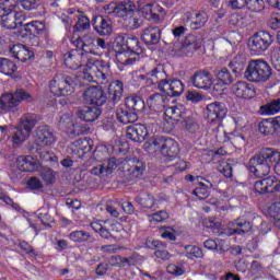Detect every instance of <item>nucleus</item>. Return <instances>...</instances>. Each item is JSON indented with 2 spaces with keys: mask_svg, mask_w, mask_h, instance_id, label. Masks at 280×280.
<instances>
[{
  "mask_svg": "<svg viewBox=\"0 0 280 280\" xmlns=\"http://www.w3.org/2000/svg\"><path fill=\"white\" fill-rule=\"evenodd\" d=\"M121 170L127 183L141 178L145 172V163L138 158L121 161Z\"/></svg>",
  "mask_w": 280,
  "mask_h": 280,
  "instance_id": "6e6552de",
  "label": "nucleus"
},
{
  "mask_svg": "<svg viewBox=\"0 0 280 280\" xmlns=\"http://www.w3.org/2000/svg\"><path fill=\"white\" fill-rule=\"evenodd\" d=\"M116 117L119 124H125V125L135 124V121L139 119V116L136 113L129 110L127 107L126 108L119 107L116 112Z\"/></svg>",
  "mask_w": 280,
  "mask_h": 280,
  "instance_id": "f704fd0d",
  "label": "nucleus"
},
{
  "mask_svg": "<svg viewBox=\"0 0 280 280\" xmlns=\"http://www.w3.org/2000/svg\"><path fill=\"white\" fill-rule=\"evenodd\" d=\"M107 93L110 106L119 104L121 97H124V82L119 80L112 81L107 88Z\"/></svg>",
  "mask_w": 280,
  "mask_h": 280,
  "instance_id": "aec40b11",
  "label": "nucleus"
},
{
  "mask_svg": "<svg viewBox=\"0 0 280 280\" xmlns=\"http://www.w3.org/2000/svg\"><path fill=\"white\" fill-rule=\"evenodd\" d=\"M39 176L42 180H44V183H46L48 186H51L54 183H56V173L51 168H43L39 172Z\"/></svg>",
  "mask_w": 280,
  "mask_h": 280,
  "instance_id": "de8ad7c7",
  "label": "nucleus"
},
{
  "mask_svg": "<svg viewBox=\"0 0 280 280\" xmlns=\"http://www.w3.org/2000/svg\"><path fill=\"white\" fill-rule=\"evenodd\" d=\"M229 67L233 73H242V71H244V61H237V58H234L229 63Z\"/></svg>",
  "mask_w": 280,
  "mask_h": 280,
  "instance_id": "338daca9",
  "label": "nucleus"
},
{
  "mask_svg": "<svg viewBox=\"0 0 280 280\" xmlns=\"http://www.w3.org/2000/svg\"><path fill=\"white\" fill-rule=\"evenodd\" d=\"M43 120V117L38 114H26L24 115L23 119L21 120L22 128L24 130H28L32 132L34 130L36 124Z\"/></svg>",
  "mask_w": 280,
  "mask_h": 280,
  "instance_id": "4c0bfd02",
  "label": "nucleus"
},
{
  "mask_svg": "<svg viewBox=\"0 0 280 280\" xmlns=\"http://www.w3.org/2000/svg\"><path fill=\"white\" fill-rule=\"evenodd\" d=\"M259 180H256L254 183V189L256 194H259L260 196H264L265 194H271L275 185L277 184V177L276 176H269V177H258Z\"/></svg>",
  "mask_w": 280,
  "mask_h": 280,
  "instance_id": "4be33fe9",
  "label": "nucleus"
},
{
  "mask_svg": "<svg viewBox=\"0 0 280 280\" xmlns=\"http://www.w3.org/2000/svg\"><path fill=\"white\" fill-rule=\"evenodd\" d=\"M210 194H211L210 188H207L202 185H199V187L192 190V196H197L199 200H207Z\"/></svg>",
  "mask_w": 280,
  "mask_h": 280,
  "instance_id": "4d7b16f0",
  "label": "nucleus"
},
{
  "mask_svg": "<svg viewBox=\"0 0 280 280\" xmlns=\"http://www.w3.org/2000/svg\"><path fill=\"white\" fill-rule=\"evenodd\" d=\"M35 143L39 148H46L47 145H52L56 143V135L51 127L45 125L39 126L35 129Z\"/></svg>",
  "mask_w": 280,
  "mask_h": 280,
  "instance_id": "2eb2a0df",
  "label": "nucleus"
},
{
  "mask_svg": "<svg viewBox=\"0 0 280 280\" xmlns=\"http://www.w3.org/2000/svg\"><path fill=\"white\" fill-rule=\"evenodd\" d=\"M20 0H0V15L5 14V12H14Z\"/></svg>",
  "mask_w": 280,
  "mask_h": 280,
  "instance_id": "3c124183",
  "label": "nucleus"
},
{
  "mask_svg": "<svg viewBox=\"0 0 280 280\" xmlns=\"http://www.w3.org/2000/svg\"><path fill=\"white\" fill-rule=\"evenodd\" d=\"M20 5L23 8V10L31 11L38 9V5H40V0H20Z\"/></svg>",
  "mask_w": 280,
  "mask_h": 280,
  "instance_id": "0e129e2a",
  "label": "nucleus"
},
{
  "mask_svg": "<svg viewBox=\"0 0 280 280\" xmlns=\"http://www.w3.org/2000/svg\"><path fill=\"white\" fill-rule=\"evenodd\" d=\"M246 5L249 12H261L265 8L264 0H247Z\"/></svg>",
  "mask_w": 280,
  "mask_h": 280,
  "instance_id": "13d9d810",
  "label": "nucleus"
},
{
  "mask_svg": "<svg viewBox=\"0 0 280 280\" xmlns=\"http://www.w3.org/2000/svg\"><path fill=\"white\" fill-rule=\"evenodd\" d=\"M218 172L220 174H223L225 178H232L233 177V166L231 163L226 161H221L217 167Z\"/></svg>",
  "mask_w": 280,
  "mask_h": 280,
  "instance_id": "864d4df0",
  "label": "nucleus"
},
{
  "mask_svg": "<svg viewBox=\"0 0 280 280\" xmlns=\"http://www.w3.org/2000/svg\"><path fill=\"white\" fill-rule=\"evenodd\" d=\"M272 35L266 31H259L249 38V49L254 54H264L272 45Z\"/></svg>",
  "mask_w": 280,
  "mask_h": 280,
  "instance_id": "9b49d317",
  "label": "nucleus"
},
{
  "mask_svg": "<svg viewBox=\"0 0 280 280\" xmlns=\"http://www.w3.org/2000/svg\"><path fill=\"white\" fill-rule=\"evenodd\" d=\"M103 168L105 171V176H108L112 172L117 170V160H115V158L107 160L103 163Z\"/></svg>",
  "mask_w": 280,
  "mask_h": 280,
  "instance_id": "69168bd1",
  "label": "nucleus"
},
{
  "mask_svg": "<svg viewBox=\"0 0 280 280\" xmlns=\"http://www.w3.org/2000/svg\"><path fill=\"white\" fill-rule=\"evenodd\" d=\"M72 242H89L91 240V233L84 231H74L69 235Z\"/></svg>",
  "mask_w": 280,
  "mask_h": 280,
  "instance_id": "6e6d98bb",
  "label": "nucleus"
},
{
  "mask_svg": "<svg viewBox=\"0 0 280 280\" xmlns=\"http://www.w3.org/2000/svg\"><path fill=\"white\" fill-rule=\"evenodd\" d=\"M12 58L20 62H26L27 60H34V51L28 50L25 45L18 44L10 48Z\"/></svg>",
  "mask_w": 280,
  "mask_h": 280,
  "instance_id": "b1692460",
  "label": "nucleus"
},
{
  "mask_svg": "<svg viewBox=\"0 0 280 280\" xmlns=\"http://www.w3.org/2000/svg\"><path fill=\"white\" fill-rule=\"evenodd\" d=\"M126 38H128V36L118 35L114 42V51L116 52V59L120 65H124V62H126Z\"/></svg>",
  "mask_w": 280,
  "mask_h": 280,
  "instance_id": "2f4dec72",
  "label": "nucleus"
},
{
  "mask_svg": "<svg viewBox=\"0 0 280 280\" xmlns=\"http://www.w3.org/2000/svg\"><path fill=\"white\" fill-rule=\"evenodd\" d=\"M27 187L32 191H39V189H43L45 186L43 185V182L40 180V178L34 176V177H30V179L27 180Z\"/></svg>",
  "mask_w": 280,
  "mask_h": 280,
  "instance_id": "e2e57ef3",
  "label": "nucleus"
},
{
  "mask_svg": "<svg viewBox=\"0 0 280 280\" xmlns=\"http://www.w3.org/2000/svg\"><path fill=\"white\" fill-rule=\"evenodd\" d=\"M185 92V84L178 79H172L171 91H168V97H180Z\"/></svg>",
  "mask_w": 280,
  "mask_h": 280,
  "instance_id": "a18cd8bd",
  "label": "nucleus"
},
{
  "mask_svg": "<svg viewBox=\"0 0 280 280\" xmlns=\"http://www.w3.org/2000/svg\"><path fill=\"white\" fill-rule=\"evenodd\" d=\"M258 130L260 135H265V137H270L275 135V132H278L275 118L264 119L260 121L258 125Z\"/></svg>",
  "mask_w": 280,
  "mask_h": 280,
  "instance_id": "e433bc0d",
  "label": "nucleus"
},
{
  "mask_svg": "<svg viewBox=\"0 0 280 280\" xmlns=\"http://www.w3.org/2000/svg\"><path fill=\"white\" fill-rule=\"evenodd\" d=\"M141 38L145 45H159L161 40V28L149 26L143 31Z\"/></svg>",
  "mask_w": 280,
  "mask_h": 280,
  "instance_id": "c85d7f7f",
  "label": "nucleus"
},
{
  "mask_svg": "<svg viewBox=\"0 0 280 280\" xmlns=\"http://www.w3.org/2000/svg\"><path fill=\"white\" fill-rule=\"evenodd\" d=\"M127 139L136 143H143L148 137V127L143 124H135L127 128Z\"/></svg>",
  "mask_w": 280,
  "mask_h": 280,
  "instance_id": "6ab92c4d",
  "label": "nucleus"
},
{
  "mask_svg": "<svg viewBox=\"0 0 280 280\" xmlns=\"http://www.w3.org/2000/svg\"><path fill=\"white\" fill-rule=\"evenodd\" d=\"M0 25L4 30H23V23L27 20L23 12L7 11L0 15Z\"/></svg>",
  "mask_w": 280,
  "mask_h": 280,
  "instance_id": "f8f14e48",
  "label": "nucleus"
},
{
  "mask_svg": "<svg viewBox=\"0 0 280 280\" xmlns=\"http://www.w3.org/2000/svg\"><path fill=\"white\" fill-rule=\"evenodd\" d=\"M271 65L277 71H280V48H276L271 52Z\"/></svg>",
  "mask_w": 280,
  "mask_h": 280,
  "instance_id": "774afa93",
  "label": "nucleus"
},
{
  "mask_svg": "<svg viewBox=\"0 0 280 280\" xmlns=\"http://www.w3.org/2000/svg\"><path fill=\"white\" fill-rule=\"evenodd\" d=\"M77 22L73 26L74 32H86V30H91V20L84 15L83 12L77 11Z\"/></svg>",
  "mask_w": 280,
  "mask_h": 280,
  "instance_id": "ea45409f",
  "label": "nucleus"
},
{
  "mask_svg": "<svg viewBox=\"0 0 280 280\" xmlns=\"http://www.w3.org/2000/svg\"><path fill=\"white\" fill-rule=\"evenodd\" d=\"M217 80L221 82L224 86L233 84V75L226 68H217L213 71Z\"/></svg>",
  "mask_w": 280,
  "mask_h": 280,
  "instance_id": "58836bf2",
  "label": "nucleus"
},
{
  "mask_svg": "<svg viewBox=\"0 0 280 280\" xmlns=\"http://www.w3.org/2000/svg\"><path fill=\"white\" fill-rule=\"evenodd\" d=\"M184 110L185 107L183 106H171L166 108L164 113V120L166 121V124H171V129L174 128V126H176V124H178V121H180L183 117H185Z\"/></svg>",
  "mask_w": 280,
  "mask_h": 280,
  "instance_id": "5701e85b",
  "label": "nucleus"
},
{
  "mask_svg": "<svg viewBox=\"0 0 280 280\" xmlns=\"http://www.w3.org/2000/svg\"><path fill=\"white\" fill-rule=\"evenodd\" d=\"M269 218H272L275 222H280V206L279 203L275 202L271 203L267 210Z\"/></svg>",
  "mask_w": 280,
  "mask_h": 280,
  "instance_id": "bf43d9fd",
  "label": "nucleus"
},
{
  "mask_svg": "<svg viewBox=\"0 0 280 280\" xmlns=\"http://www.w3.org/2000/svg\"><path fill=\"white\" fill-rule=\"evenodd\" d=\"M188 21L190 22L191 30H200V27H205V23H207L208 18L207 13L200 12H188L186 13Z\"/></svg>",
  "mask_w": 280,
  "mask_h": 280,
  "instance_id": "473e14b6",
  "label": "nucleus"
},
{
  "mask_svg": "<svg viewBox=\"0 0 280 280\" xmlns=\"http://www.w3.org/2000/svg\"><path fill=\"white\" fill-rule=\"evenodd\" d=\"M280 112V98L271 100L266 105L260 106V115H277Z\"/></svg>",
  "mask_w": 280,
  "mask_h": 280,
  "instance_id": "a19ab883",
  "label": "nucleus"
},
{
  "mask_svg": "<svg viewBox=\"0 0 280 280\" xmlns=\"http://www.w3.org/2000/svg\"><path fill=\"white\" fill-rule=\"evenodd\" d=\"M244 78L247 82H254L255 84L268 82L272 78V68L266 60L253 59L245 69Z\"/></svg>",
  "mask_w": 280,
  "mask_h": 280,
  "instance_id": "f03ea898",
  "label": "nucleus"
},
{
  "mask_svg": "<svg viewBox=\"0 0 280 280\" xmlns=\"http://www.w3.org/2000/svg\"><path fill=\"white\" fill-rule=\"evenodd\" d=\"M73 127V118L69 114H62L59 118V128L69 135V130Z\"/></svg>",
  "mask_w": 280,
  "mask_h": 280,
  "instance_id": "09e8293b",
  "label": "nucleus"
},
{
  "mask_svg": "<svg viewBox=\"0 0 280 280\" xmlns=\"http://www.w3.org/2000/svg\"><path fill=\"white\" fill-rule=\"evenodd\" d=\"M137 10L135 2L130 0H124L117 3L116 16L118 19H127V16H132Z\"/></svg>",
  "mask_w": 280,
  "mask_h": 280,
  "instance_id": "c756f323",
  "label": "nucleus"
},
{
  "mask_svg": "<svg viewBox=\"0 0 280 280\" xmlns=\"http://www.w3.org/2000/svg\"><path fill=\"white\" fill-rule=\"evenodd\" d=\"M83 100L92 106H104L108 102V95L101 86H90L84 91Z\"/></svg>",
  "mask_w": 280,
  "mask_h": 280,
  "instance_id": "ddd939ff",
  "label": "nucleus"
},
{
  "mask_svg": "<svg viewBox=\"0 0 280 280\" xmlns=\"http://www.w3.org/2000/svg\"><path fill=\"white\" fill-rule=\"evenodd\" d=\"M32 135V131H28V129L23 128V125L20 122V125L16 127V131L14 132L12 139L13 143L15 145H21Z\"/></svg>",
  "mask_w": 280,
  "mask_h": 280,
  "instance_id": "c03bdc74",
  "label": "nucleus"
},
{
  "mask_svg": "<svg viewBox=\"0 0 280 280\" xmlns=\"http://www.w3.org/2000/svg\"><path fill=\"white\" fill-rule=\"evenodd\" d=\"M280 176V152L275 148H262L247 163V170L255 178H266L271 170Z\"/></svg>",
  "mask_w": 280,
  "mask_h": 280,
  "instance_id": "f257e3e1",
  "label": "nucleus"
},
{
  "mask_svg": "<svg viewBox=\"0 0 280 280\" xmlns=\"http://www.w3.org/2000/svg\"><path fill=\"white\" fill-rule=\"evenodd\" d=\"M202 47V38L195 35H188L184 42H174L170 49L171 56L177 58L191 57L195 52Z\"/></svg>",
  "mask_w": 280,
  "mask_h": 280,
  "instance_id": "20e7f679",
  "label": "nucleus"
},
{
  "mask_svg": "<svg viewBox=\"0 0 280 280\" xmlns=\"http://www.w3.org/2000/svg\"><path fill=\"white\" fill-rule=\"evenodd\" d=\"M78 77L71 74L59 73L50 80L49 89L54 95L58 97H67L73 93Z\"/></svg>",
  "mask_w": 280,
  "mask_h": 280,
  "instance_id": "39448f33",
  "label": "nucleus"
},
{
  "mask_svg": "<svg viewBox=\"0 0 280 280\" xmlns=\"http://www.w3.org/2000/svg\"><path fill=\"white\" fill-rule=\"evenodd\" d=\"M21 102H34V96L23 89H16L14 93H3L0 96V115L16 113Z\"/></svg>",
  "mask_w": 280,
  "mask_h": 280,
  "instance_id": "7ed1b4c3",
  "label": "nucleus"
},
{
  "mask_svg": "<svg viewBox=\"0 0 280 280\" xmlns=\"http://www.w3.org/2000/svg\"><path fill=\"white\" fill-rule=\"evenodd\" d=\"M100 115H102V110L97 107L85 106L79 108L77 112V116L79 117V119L88 122L95 121L100 118Z\"/></svg>",
  "mask_w": 280,
  "mask_h": 280,
  "instance_id": "bb28decb",
  "label": "nucleus"
},
{
  "mask_svg": "<svg viewBox=\"0 0 280 280\" xmlns=\"http://www.w3.org/2000/svg\"><path fill=\"white\" fill-rule=\"evenodd\" d=\"M125 106L126 108L131 110V113H135L138 116L140 115V113H143V110H145V102L139 95L127 96L125 100Z\"/></svg>",
  "mask_w": 280,
  "mask_h": 280,
  "instance_id": "a878e982",
  "label": "nucleus"
},
{
  "mask_svg": "<svg viewBox=\"0 0 280 280\" xmlns=\"http://www.w3.org/2000/svg\"><path fill=\"white\" fill-rule=\"evenodd\" d=\"M147 105L152 113H163L165 110V97L161 93H154L147 98Z\"/></svg>",
  "mask_w": 280,
  "mask_h": 280,
  "instance_id": "cd10ccee",
  "label": "nucleus"
},
{
  "mask_svg": "<svg viewBox=\"0 0 280 280\" xmlns=\"http://www.w3.org/2000/svg\"><path fill=\"white\" fill-rule=\"evenodd\" d=\"M86 60H89V58L78 48L66 52L63 56L66 67H68V69H72L73 71L80 69V67H82Z\"/></svg>",
  "mask_w": 280,
  "mask_h": 280,
  "instance_id": "a211bd4d",
  "label": "nucleus"
},
{
  "mask_svg": "<svg viewBox=\"0 0 280 280\" xmlns=\"http://www.w3.org/2000/svg\"><path fill=\"white\" fill-rule=\"evenodd\" d=\"M190 82L196 89L209 91V89L213 86V77L211 75V72L207 70H199L190 78Z\"/></svg>",
  "mask_w": 280,
  "mask_h": 280,
  "instance_id": "f3484780",
  "label": "nucleus"
},
{
  "mask_svg": "<svg viewBox=\"0 0 280 280\" xmlns=\"http://www.w3.org/2000/svg\"><path fill=\"white\" fill-rule=\"evenodd\" d=\"M16 63L8 58H0V73L4 75H14L16 73Z\"/></svg>",
  "mask_w": 280,
  "mask_h": 280,
  "instance_id": "37998d69",
  "label": "nucleus"
},
{
  "mask_svg": "<svg viewBox=\"0 0 280 280\" xmlns=\"http://www.w3.org/2000/svg\"><path fill=\"white\" fill-rule=\"evenodd\" d=\"M126 51H125V62L122 65H135L141 60V54H143V46L141 42L136 36H127L126 38Z\"/></svg>",
  "mask_w": 280,
  "mask_h": 280,
  "instance_id": "1a4fd4ad",
  "label": "nucleus"
},
{
  "mask_svg": "<svg viewBox=\"0 0 280 280\" xmlns=\"http://www.w3.org/2000/svg\"><path fill=\"white\" fill-rule=\"evenodd\" d=\"M23 31L26 34H30V36H45L47 26L45 25V22L33 21L25 23L21 28L20 34H23Z\"/></svg>",
  "mask_w": 280,
  "mask_h": 280,
  "instance_id": "393cba45",
  "label": "nucleus"
},
{
  "mask_svg": "<svg viewBox=\"0 0 280 280\" xmlns=\"http://www.w3.org/2000/svg\"><path fill=\"white\" fill-rule=\"evenodd\" d=\"M229 23L232 27H244V25H246V22H244L243 15L237 13H233L230 16Z\"/></svg>",
  "mask_w": 280,
  "mask_h": 280,
  "instance_id": "680f3d73",
  "label": "nucleus"
},
{
  "mask_svg": "<svg viewBox=\"0 0 280 280\" xmlns=\"http://www.w3.org/2000/svg\"><path fill=\"white\" fill-rule=\"evenodd\" d=\"M226 113H229V109L224 103L214 102L207 105L205 115L207 121L209 124H214L218 130V128L222 126V119L226 117Z\"/></svg>",
  "mask_w": 280,
  "mask_h": 280,
  "instance_id": "9d476101",
  "label": "nucleus"
},
{
  "mask_svg": "<svg viewBox=\"0 0 280 280\" xmlns=\"http://www.w3.org/2000/svg\"><path fill=\"white\" fill-rule=\"evenodd\" d=\"M36 165V160L31 155H20L16 160V166L20 172H34Z\"/></svg>",
  "mask_w": 280,
  "mask_h": 280,
  "instance_id": "72a5a7b5",
  "label": "nucleus"
},
{
  "mask_svg": "<svg viewBox=\"0 0 280 280\" xmlns=\"http://www.w3.org/2000/svg\"><path fill=\"white\" fill-rule=\"evenodd\" d=\"M232 93L238 100H253L257 95L255 85L242 80L232 84Z\"/></svg>",
  "mask_w": 280,
  "mask_h": 280,
  "instance_id": "dca6fc26",
  "label": "nucleus"
},
{
  "mask_svg": "<svg viewBox=\"0 0 280 280\" xmlns=\"http://www.w3.org/2000/svg\"><path fill=\"white\" fill-rule=\"evenodd\" d=\"M122 19L124 25H126L128 30H138V27H141V24L143 23L141 19L135 16V14Z\"/></svg>",
  "mask_w": 280,
  "mask_h": 280,
  "instance_id": "603ef678",
  "label": "nucleus"
},
{
  "mask_svg": "<svg viewBox=\"0 0 280 280\" xmlns=\"http://www.w3.org/2000/svg\"><path fill=\"white\" fill-rule=\"evenodd\" d=\"M92 26L100 36H110V34H113V24L110 23V20L102 15H95L92 19Z\"/></svg>",
  "mask_w": 280,
  "mask_h": 280,
  "instance_id": "412c9836",
  "label": "nucleus"
},
{
  "mask_svg": "<svg viewBox=\"0 0 280 280\" xmlns=\"http://www.w3.org/2000/svg\"><path fill=\"white\" fill-rule=\"evenodd\" d=\"M148 84H161L164 79L167 78V72H165V67L159 65L151 69L147 74Z\"/></svg>",
  "mask_w": 280,
  "mask_h": 280,
  "instance_id": "7c9ffc66",
  "label": "nucleus"
},
{
  "mask_svg": "<svg viewBox=\"0 0 280 280\" xmlns=\"http://www.w3.org/2000/svg\"><path fill=\"white\" fill-rule=\"evenodd\" d=\"M172 89V79H164L159 85L158 90L162 95H165L166 97H170V91Z\"/></svg>",
  "mask_w": 280,
  "mask_h": 280,
  "instance_id": "052dcab7",
  "label": "nucleus"
},
{
  "mask_svg": "<svg viewBox=\"0 0 280 280\" xmlns=\"http://www.w3.org/2000/svg\"><path fill=\"white\" fill-rule=\"evenodd\" d=\"M232 226V233L234 235H245V233H248L253 230V223L243 219H236L233 221Z\"/></svg>",
  "mask_w": 280,
  "mask_h": 280,
  "instance_id": "c9c22d12",
  "label": "nucleus"
},
{
  "mask_svg": "<svg viewBox=\"0 0 280 280\" xmlns=\"http://www.w3.org/2000/svg\"><path fill=\"white\" fill-rule=\"evenodd\" d=\"M72 44L88 58L89 55L100 56V52H95V35H93L92 33H86L79 36L72 42Z\"/></svg>",
  "mask_w": 280,
  "mask_h": 280,
  "instance_id": "4468645a",
  "label": "nucleus"
},
{
  "mask_svg": "<svg viewBox=\"0 0 280 280\" xmlns=\"http://www.w3.org/2000/svg\"><path fill=\"white\" fill-rule=\"evenodd\" d=\"M89 128L81 122H72V128L68 130L69 137H80V135H86Z\"/></svg>",
  "mask_w": 280,
  "mask_h": 280,
  "instance_id": "8fccbe9b",
  "label": "nucleus"
},
{
  "mask_svg": "<svg viewBox=\"0 0 280 280\" xmlns=\"http://www.w3.org/2000/svg\"><path fill=\"white\" fill-rule=\"evenodd\" d=\"M164 18L165 10L161 5L155 4L153 7V11L151 13V18L149 19V21H154V23H161V21H163Z\"/></svg>",
  "mask_w": 280,
  "mask_h": 280,
  "instance_id": "5fc2aeb1",
  "label": "nucleus"
},
{
  "mask_svg": "<svg viewBox=\"0 0 280 280\" xmlns=\"http://www.w3.org/2000/svg\"><path fill=\"white\" fill-rule=\"evenodd\" d=\"M86 70L83 72V80L88 82H98L106 84L110 78V65L104 60H95L92 66L86 63Z\"/></svg>",
  "mask_w": 280,
  "mask_h": 280,
  "instance_id": "423d86ee",
  "label": "nucleus"
},
{
  "mask_svg": "<svg viewBox=\"0 0 280 280\" xmlns=\"http://www.w3.org/2000/svg\"><path fill=\"white\" fill-rule=\"evenodd\" d=\"M185 255L187 259H202V257H205V253L202 252V248L196 245H186Z\"/></svg>",
  "mask_w": 280,
  "mask_h": 280,
  "instance_id": "49530a36",
  "label": "nucleus"
},
{
  "mask_svg": "<svg viewBox=\"0 0 280 280\" xmlns=\"http://www.w3.org/2000/svg\"><path fill=\"white\" fill-rule=\"evenodd\" d=\"M136 202L142 207V209H152L154 207V196H152L149 192H140L138 196H136Z\"/></svg>",
  "mask_w": 280,
  "mask_h": 280,
  "instance_id": "79ce46f5",
  "label": "nucleus"
},
{
  "mask_svg": "<svg viewBox=\"0 0 280 280\" xmlns=\"http://www.w3.org/2000/svg\"><path fill=\"white\" fill-rule=\"evenodd\" d=\"M150 148L163 154V156H168L170 159H175L178 156V142L172 138L158 137L152 138L148 141Z\"/></svg>",
  "mask_w": 280,
  "mask_h": 280,
  "instance_id": "0eeeda50",
  "label": "nucleus"
}]
</instances>
